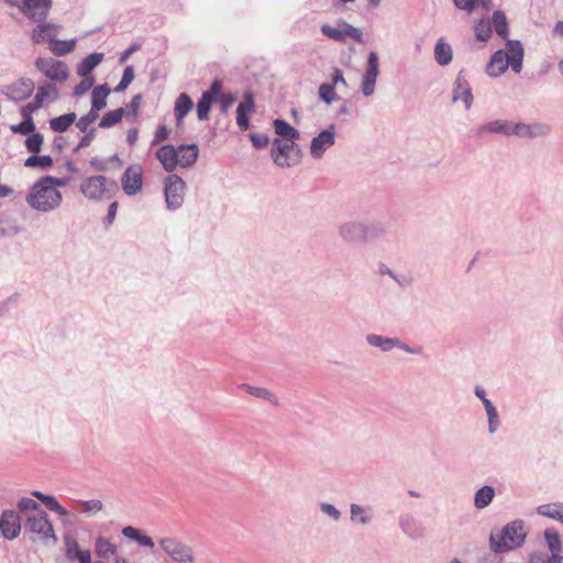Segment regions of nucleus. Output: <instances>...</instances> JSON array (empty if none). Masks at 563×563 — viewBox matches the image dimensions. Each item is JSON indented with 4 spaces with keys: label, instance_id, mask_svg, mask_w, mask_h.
<instances>
[{
    "label": "nucleus",
    "instance_id": "f257e3e1",
    "mask_svg": "<svg viewBox=\"0 0 563 563\" xmlns=\"http://www.w3.org/2000/svg\"><path fill=\"white\" fill-rule=\"evenodd\" d=\"M387 232L385 223L377 221L364 223L361 221H346L339 225L338 234L347 244H366L380 239Z\"/></svg>",
    "mask_w": 563,
    "mask_h": 563
},
{
    "label": "nucleus",
    "instance_id": "f03ea898",
    "mask_svg": "<svg viewBox=\"0 0 563 563\" xmlns=\"http://www.w3.org/2000/svg\"><path fill=\"white\" fill-rule=\"evenodd\" d=\"M526 540L523 525L520 520L511 521L503 529H496L490 532L489 545L495 553H505L520 548Z\"/></svg>",
    "mask_w": 563,
    "mask_h": 563
},
{
    "label": "nucleus",
    "instance_id": "7ed1b4c3",
    "mask_svg": "<svg viewBox=\"0 0 563 563\" xmlns=\"http://www.w3.org/2000/svg\"><path fill=\"white\" fill-rule=\"evenodd\" d=\"M27 205L37 211L46 212L57 208L62 202V194L40 178L26 196Z\"/></svg>",
    "mask_w": 563,
    "mask_h": 563
},
{
    "label": "nucleus",
    "instance_id": "20e7f679",
    "mask_svg": "<svg viewBox=\"0 0 563 563\" xmlns=\"http://www.w3.org/2000/svg\"><path fill=\"white\" fill-rule=\"evenodd\" d=\"M24 534L29 536L33 542L56 543L57 538L53 529L52 522L45 510L40 512L26 514L23 525Z\"/></svg>",
    "mask_w": 563,
    "mask_h": 563
},
{
    "label": "nucleus",
    "instance_id": "39448f33",
    "mask_svg": "<svg viewBox=\"0 0 563 563\" xmlns=\"http://www.w3.org/2000/svg\"><path fill=\"white\" fill-rule=\"evenodd\" d=\"M80 192L89 200L111 199L119 191L118 183L103 175L85 178L79 187Z\"/></svg>",
    "mask_w": 563,
    "mask_h": 563
},
{
    "label": "nucleus",
    "instance_id": "423d86ee",
    "mask_svg": "<svg viewBox=\"0 0 563 563\" xmlns=\"http://www.w3.org/2000/svg\"><path fill=\"white\" fill-rule=\"evenodd\" d=\"M158 544L176 563H192L195 561L192 548L178 538L164 537L159 539Z\"/></svg>",
    "mask_w": 563,
    "mask_h": 563
},
{
    "label": "nucleus",
    "instance_id": "0eeeda50",
    "mask_svg": "<svg viewBox=\"0 0 563 563\" xmlns=\"http://www.w3.org/2000/svg\"><path fill=\"white\" fill-rule=\"evenodd\" d=\"M186 184L178 175H170L165 179L164 196L166 207L177 210L183 206Z\"/></svg>",
    "mask_w": 563,
    "mask_h": 563
},
{
    "label": "nucleus",
    "instance_id": "6e6552de",
    "mask_svg": "<svg viewBox=\"0 0 563 563\" xmlns=\"http://www.w3.org/2000/svg\"><path fill=\"white\" fill-rule=\"evenodd\" d=\"M35 67L47 78L63 82L69 76V69L65 62L52 57H38L34 63Z\"/></svg>",
    "mask_w": 563,
    "mask_h": 563
},
{
    "label": "nucleus",
    "instance_id": "1a4fd4ad",
    "mask_svg": "<svg viewBox=\"0 0 563 563\" xmlns=\"http://www.w3.org/2000/svg\"><path fill=\"white\" fill-rule=\"evenodd\" d=\"M339 24H341L343 29H338L330 24H322L320 31L322 35L340 43H345L346 37H351L357 43H363V33L358 27L349 24L344 20H339Z\"/></svg>",
    "mask_w": 563,
    "mask_h": 563
},
{
    "label": "nucleus",
    "instance_id": "9d476101",
    "mask_svg": "<svg viewBox=\"0 0 563 563\" xmlns=\"http://www.w3.org/2000/svg\"><path fill=\"white\" fill-rule=\"evenodd\" d=\"M22 530V519L16 510H3L0 516V532L5 540H14Z\"/></svg>",
    "mask_w": 563,
    "mask_h": 563
},
{
    "label": "nucleus",
    "instance_id": "9b49d317",
    "mask_svg": "<svg viewBox=\"0 0 563 563\" xmlns=\"http://www.w3.org/2000/svg\"><path fill=\"white\" fill-rule=\"evenodd\" d=\"M52 0H21V13L33 22H43L48 16Z\"/></svg>",
    "mask_w": 563,
    "mask_h": 563
},
{
    "label": "nucleus",
    "instance_id": "f8f14e48",
    "mask_svg": "<svg viewBox=\"0 0 563 563\" xmlns=\"http://www.w3.org/2000/svg\"><path fill=\"white\" fill-rule=\"evenodd\" d=\"M121 185L126 196H135L143 187V168L140 165H130L121 177Z\"/></svg>",
    "mask_w": 563,
    "mask_h": 563
},
{
    "label": "nucleus",
    "instance_id": "ddd939ff",
    "mask_svg": "<svg viewBox=\"0 0 563 563\" xmlns=\"http://www.w3.org/2000/svg\"><path fill=\"white\" fill-rule=\"evenodd\" d=\"M379 74L378 55L376 52H369L366 70L362 78L361 91L365 97H369L375 91L376 80Z\"/></svg>",
    "mask_w": 563,
    "mask_h": 563
},
{
    "label": "nucleus",
    "instance_id": "4468645a",
    "mask_svg": "<svg viewBox=\"0 0 563 563\" xmlns=\"http://www.w3.org/2000/svg\"><path fill=\"white\" fill-rule=\"evenodd\" d=\"M335 142V126L331 124L328 129L321 131L314 136L310 144V154L313 158L319 159L324 152Z\"/></svg>",
    "mask_w": 563,
    "mask_h": 563
},
{
    "label": "nucleus",
    "instance_id": "2eb2a0df",
    "mask_svg": "<svg viewBox=\"0 0 563 563\" xmlns=\"http://www.w3.org/2000/svg\"><path fill=\"white\" fill-rule=\"evenodd\" d=\"M244 100L236 108V124L242 131L250 129V115L256 111L254 93L247 90Z\"/></svg>",
    "mask_w": 563,
    "mask_h": 563
},
{
    "label": "nucleus",
    "instance_id": "dca6fc26",
    "mask_svg": "<svg viewBox=\"0 0 563 563\" xmlns=\"http://www.w3.org/2000/svg\"><path fill=\"white\" fill-rule=\"evenodd\" d=\"M511 132L518 137L536 139L549 135L551 133V126L543 122H534L531 124L518 122L514 124Z\"/></svg>",
    "mask_w": 563,
    "mask_h": 563
},
{
    "label": "nucleus",
    "instance_id": "f3484780",
    "mask_svg": "<svg viewBox=\"0 0 563 563\" xmlns=\"http://www.w3.org/2000/svg\"><path fill=\"white\" fill-rule=\"evenodd\" d=\"M452 100L456 102L462 100L468 110L473 103L472 88L466 79L464 69L460 70L453 87Z\"/></svg>",
    "mask_w": 563,
    "mask_h": 563
},
{
    "label": "nucleus",
    "instance_id": "a211bd4d",
    "mask_svg": "<svg viewBox=\"0 0 563 563\" xmlns=\"http://www.w3.org/2000/svg\"><path fill=\"white\" fill-rule=\"evenodd\" d=\"M507 46V60L510 64L511 69L519 74L522 70V62H523V46L519 40H506Z\"/></svg>",
    "mask_w": 563,
    "mask_h": 563
},
{
    "label": "nucleus",
    "instance_id": "6ab92c4d",
    "mask_svg": "<svg viewBox=\"0 0 563 563\" xmlns=\"http://www.w3.org/2000/svg\"><path fill=\"white\" fill-rule=\"evenodd\" d=\"M271 157L274 163L279 167H290V148L289 142L283 143L280 139H274L273 147L271 150Z\"/></svg>",
    "mask_w": 563,
    "mask_h": 563
},
{
    "label": "nucleus",
    "instance_id": "aec40b11",
    "mask_svg": "<svg viewBox=\"0 0 563 563\" xmlns=\"http://www.w3.org/2000/svg\"><path fill=\"white\" fill-rule=\"evenodd\" d=\"M156 157L168 173H172L178 164V151L173 145L161 146L156 151Z\"/></svg>",
    "mask_w": 563,
    "mask_h": 563
},
{
    "label": "nucleus",
    "instance_id": "412c9836",
    "mask_svg": "<svg viewBox=\"0 0 563 563\" xmlns=\"http://www.w3.org/2000/svg\"><path fill=\"white\" fill-rule=\"evenodd\" d=\"M514 124L506 120H494L485 124H481L477 128V134L483 135L484 133L501 134L505 136L514 135L511 132Z\"/></svg>",
    "mask_w": 563,
    "mask_h": 563
},
{
    "label": "nucleus",
    "instance_id": "4be33fe9",
    "mask_svg": "<svg viewBox=\"0 0 563 563\" xmlns=\"http://www.w3.org/2000/svg\"><path fill=\"white\" fill-rule=\"evenodd\" d=\"M509 66L510 64L507 60L505 52L503 49H498L492 55L490 60L486 67V73L490 77L496 78L501 76Z\"/></svg>",
    "mask_w": 563,
    "mask_h": 563
},
{
    "label": "nucleus",
    "instance_id": "5701e85b",
    "mask_svg": "<svg viewBox=\"0 0 563 563\" xmlns=\"http://www.w3.org/2000/svg\"><path fill=\"white\" fill-rule=\"evenodd\" d=\"M399 527L410 539L417 540L423 537V529L412 515H401L399 517Z\"/></svg>",
    "mask_w": 563,
    "mask_h": 563
},
{
    "label": "nucleus",
    "instance_id": "b1692460",
    "mask_svg": "<svg viewBox=\"0 0 563 563\" xmlns=\"http://www.w3.org/2000/svg\"><path fill=\"white\" fill-rule=\"evenodd\" d=\"M177 151H178V164L184 168L192 166L198 159L199 148H198V145L195 143L181 144V145H179Z\"/></svg>",
    "mask_w": 563,
    "mask_h": 563
},
{
    "label": "nucleus",
    "instance_id": "393cba45",
    "mask_svg": "<svg viewBox=\"0 0 563 563\" xmlns=\"http://www.w3.org/2000/svg\"><path fill=\"white\" fill-rule=\"evenodd\" d=\"M103 53L93 52L86 56L76 68L80 77L90 76V73L102 62Z\"/></svg>",
    "mask_w": 563,
    "mask_h": 563
},
{
    "label": "nucleus",
    "instance_id": "a878e982",
    "mask_svg": "<svg viewBox=\"0 0 563 563\" xmlns=\"http://www.w3.org/2000/svg\"><path fill=\"white\" fill-rule=\"evenodd\" d=\"M49 42V51L56 56H64L74 51L76 45V38L64 41L55 38V34H47Z\"/></svg>",
    "mask_w": 563,
    "mask_h": 563
},
{
    "label": "nucleus",
    "instance_id": "bb28decb",
    "mask_svg": "<svg viewBox=\"0 0 563 563\" xmlns=\"http://www.w3.org/2000/svg\"><path fill=\"white\" fill-rule=\"evenodd\" d=\"M38 24L32 30L31 40L33 44H40L47 38V34H57L59 25L49 22H37Z\"/></svg>",
    "mask_w": 563,
    "mask_h": 563
},
{
    "label": "nucleus",
    "instance_id": "cd10ccee",
    "mask_svg": "<svg viewBox=\"0 0 563 563\" xmlns=\"http://www.w3.org/2000/svg\"><path fill=\"white\" fill-rule=\"evenodd\" d=\"M544 540L550 551L549 555H561L563 553V539L556 529L550 527L544 530Z\"/></svg>",
    "mask_w": 563,
    "mask_h": 563
},
{
    "label": "nucleus",
    "instance_id": "c85d7f7f",
    "mask_svg": "<svg viewBox=\"0 0 563 563\" xmlns=\"http://www.w3.org/2000/svg\"><path fill=\"white\" fill-rule=\"evenodd\" d=\"M35 84L31 78H20L11 86L13 98L19 100L27 99L32 96Z\"/></svg>",
    "mask_w": 563,
    "mask_h": 563
},
{
    "label": "nucleus",
    "instance_id": "c756f323",
    "mask_svg": "<svg viewBox=\"0 0 563 563\" xmlns=\"http://www.w3.org/2000/svg\"><path fill=\"white\" fill-rule=\"evenodd\" d=\"M110 92L111 89L107 84L95 87L91 93L90 109L99 113L100 110L106 108L107 97L110 95Z\"/></svg>",
    "mask_w": 563,
    "mask_h": 563
},
{
    "label": "nucleus",
    "instance_id": "7c9ffc66",
    "mask_svg": "<svg viewBox=\"0 0 563 563\" xmlns=\"http://www.w3.org/2000/svg\"><path fill=\"white\" fill-rule=\"evenodd\" d=\"M453 51L444 38H439L434 46V59L440 66H446L452 62Z\"/></svg>",
    "mask_w": 563,
    "mask_h": 563
},
{
    "label": "nucleus",
    "instance_id": "2f4dec72",
    "mask_svg": "<svg viewBox=\"0 0 563 563\" xmlns=\"http://www.w3.org/2000/svg\"><path fill=\"white\" fill-rule=\"evenodd\" d=\"M368 345L378 347L383 352H389L398 344V338H387L375 333H369L365 338Z\"/></svg>",
    "mask_w": 563,
    "mask_h": 563
},
{
    "label": "nucleus",
    "instance_id": "473e14b6",
    "mask_svg": "<svg viewBox=\"0 0 563 563\" xmlns=\"http://www.w3.org/2000/svg\"><path fill=\"white\" fill-rule=\"evenodd\" d=\"M273 126L275 130V133L282 137H284L286 141H296L300 137V133L297 129L291 126L288 122H286L284 119H275L273 121Z\"/></svg>",
    "mask_w": 563,
    "mask_h": 563
},
{
    "label": "nucleus",
    "instance_id": "72a5a7b5",
    "mask_svg": "<svg viewBox=\"0 0 563 563\" xmlns=\"http://www.w3.org/2000/svg\"><path fill=\"white\" fill-rule=\"evenodd\" d=\"M192 107L194 102L188 93L183 92L177 97L174 114L178 123L188 114Z\"/></svg>",
    "mask_w": 563,
    "mask_h": 563
},
{
    "label": "nucleus",
    "instance_id": "f704fd0d",
    "mask_svg": "<svg viewBox=\"0 0 563 563\" xmlns=\"http://www.w3.org/2000/svg\"><path fill=\"white\" fill-rule=\"evenodd\" d=\"M124 538L137 542L142 547L154 548V541L151 537L143 534L137 528L128 526L121 531Z\"/></svg>",
    "mask_w": 563,
    "mask_h": 563
},
{
    "label": "nucleus",
    "instance_id": "c9c22d12",
    "mask_svg": "<svg viewBox=\"0 0 563 563\" xmlns=\"http://www.w3.org/2000/svg\"><path fill=\"white\" fill-rule=\"evenodd\" d=\"M495 497V489L493 486L484 485L474 496V506L476 509H484L490 505Z\"/></svg>",
    "mask_w": 563,
    "mask_h": 563
},
{
    "label": "nucleus",
    "instance_id": "e433bc0d",
    "mask_svg": "<svg viewBox=\"0 0 563 563\" xmlns=\"http://www.w3.org/2000/svg\"><path fill=\"white\" fill-rule=\"evenodd\" d=\"M77 115L75 112L62 114L49 120V128L54 132H66L73 123L76 122Z\"/></svg>",
    "mask_w": 563,
    "mask_h": 563
},
{
    "label": "nucleus",
    "instance_id": "4c0bfd02",
    "mask_svg": "<svg viewBox=\"0 0 563 563\" xmlns=\"http://www.w3.org/2000/svg\"><path fill=\"white\" fill-rule=\"evenodd\" d=\"M240 388L244 389L247 394H250L253 397L264 399V400L273 404L274 406H278L276 396L271 390H268L266 388L252 386L249 384H241Z\"/></svg>",
    "mask_w": 563,
    "mask_h": 563
},
{
    "label": "nucleus",
    "instance_id": "58836bf2",
    "mask_svg": "<svg viewBox=\"0 0 563 563\" xmlns=\"http://www.w3.org/2000/svg\"><path fill=\"white\" fill-rule=\"evenodd\" d=\"M490 25H493L498 36H500L503 40H508V21L506 14L503 11L496 10L493 13Z\"/></svg>",
    "mask_w": 563,
    "mask_h": 563
},
{
    "label": "nucleus",
    "instance_id": "ea45409f",
    "mask_svg": "<svg viewBox=\"0 0 563 563\" xmlns=\"http://www.w3.org/2000/svg\"><path fill=\"white\" fill-rule=\"evenodd\" d=\"M372 509L357 504L350 505L351 521L358 522L363 526L368 525L372 521Z\"/></svg>",
    "mask_w": 563,
    "mask_h": 563
},
{
    "label": "nucleus",
    "instance_id": "a19ab883",
    "mask_svg": "<svg viewBox=\"0 0 563 563\" xmlns=\"http://www.w3.org/2000/svg\"><path fill=\"white\" fill-rule=\"evenodd\" d=\"M95 552L99 558L107 560L117 554V545L107 538L98 537L95 542Z\"/></svg>",
    "mask_w": 563,
    "mask_h": 563
},
{
    "label": "nucleus",
    "instance_id": "79ce46f5",
    "mask_svg": "<svg viewBox=\"0 0 563 563\" xmlns=\"http://www.w3.org/2000/svg\"><path fill=\"white\" fill-rule=\"evenodd\" d=\"M125 114L124 108H118L115 110L107 112L100 120L99 126L102 129L111 128L120 123Z\"/></svg>",
    "mask_w": 563,
    "mask_h": 563
},
{
    "label": "nucleus",
    "instance_id": "37998d69",
    "mask_svg": "<svg viewBox=\"0 0 563 563\" xmlns=\"http://www.w3.org/2000/svg\"><path fill=\"white\" fill-rule=\"evenodd\" d=\"M562 508L563 504L560 503L543 504L537 508V514L559 521L560 517H562Z\"/></svg>",
    "mask_w": 563,
    "mask_h": 563
},
{
    "label": "nucleus",
    "instance_id": "c03bdc74",
    "mask_svg": "<svg viewBox=\"0 0 563 563\" xmlns=\"http://www.w3.org/2000/svg\"><path fill=\"white\" fill-rule=\"evenodd\" d=\"M53 165V158L49 155H31L24 161V166L46 169Z\"/></svg>",
    "mask_w": 563,
    "mask_h": 563
},
{
    "label": "nucleus",
    "instance_id": "a18cd8bd",
    "mask_svg": "<svg viewBox=\"0 0 563 563\" xmlns=\"http://www.w3.org/2000/svg\"><path fill=\"white\" fill-rule=\"evenodd\" d=\"M23 120L19 124H13L10 130L13 133L29 135L35 131V124L32 115H22Z\"/></svg>",
    "mask_w": 563,
    "mask_h": 563
},
{
    "label": "nucleus",
    "instance_id": "49530a36",
    "mask_svg": "<svg viewBox=\"0 0 563 563\" xmlns=\"http://www.w3.org/2000/svg\"><path fill=\"white\" fill-rule=\"evenodd\" d=\"M77 504L80 507L79 511L88 516H95L103 509V504L99 499L78 500Z\"/></svg>",
    "mask_w": 563,
    "mask_h": 563
},
{
    "label": "nucleus",
    "instance_id": "de8ad7c7",
    "mask_svg": "<svg viewBox=\"0 0 563 563\" xmlns=\"http://www.w3.org/2000/svg\"><path fill=\"white\" fill-rule=\"evenodd\" d=\"M528 563H563V555H549L547 552L537 551L529 555Z\"/></svg>",
    "mask_w": 563,
    "mask_h": 563
},
{
    "label": "nucleus",
    "instance_id": "09e8293b",
    "mask_svg": "<svg viewBox=\"0 0 563 563\" xmlns=\"http://www.w3.org/2000/svg\"><path fill=\"white\" fill-rule=\"evenodd\" d=\"M18 509L24 514L26 518V514H34L44 510L41 505L30 497H22L18 500Z\"/></svg>",
    "mask_w": 563,
    "mask_h": 563
},
{
    "label": "nucleus",
    "instance_id": "8fccbe9b",
    "mask_svg": "<svg viewBox=\"0 0 563 563\" xmlns=\"http://www.w3.org/2000/svg\"><path fill=\"white\" fill-rule=\"evenodd\" d=\"M318 95L320 100H322L327 104H331L332 102L339 99L333 85L330 82H323L319 86Z\"/></svg>",
    "mask_w": 563,
    "mask_h": 563
},
{
    "label": "nucleus",
    "instance_id": "3c124183",
    "mask_svg": "<svg viewBox=\"0 0 563 563\" xmlns=\"http://www.w3.org/2000/svg\"><path fill=\"white\" fill-rule=\"evenodd\" d=\"M214 100L210 99L209 95H201L197 103V117L200 121L208 120L211 110V104Z\"/></svg>",
    "mask_w": 563,
    "mask_h": 563
},
{
    "label": "nucleus",
    "instance_id": "603ef678",
    "mask_svg": "<svg viewBox=\"0 0 563 563\" xmlns=\"http://www.w3.org/2000/svg\"><path fill=\"white\" fill-rule=\"evenodd\" d=\"M43 141L44 137L40 132H33L29 134L24 144L29 152L36 154L41 151Z\"/></svg>",
    "mask_w": 563,
    "mask_h": 563
},
{
    "label": "nucleus",
    "instance_id": "864d4df0",
    "mask_svg": "<svg viewBox=\"0 0 563 563\" xmlns=\"http://www.w3.org/2000/svg\"><path fill=\"white\" fill-rule=\"evenodd\" d=\"M475 36L481 42H487L492 35V25L489 22L478 20L475 25Z\"/></svg>",
    "mask_w": 563,
    "mask_h": 563
},
{
    "label": "nucleus",
    "instance_id": "5fc2aeb1",
    "mask_svg": "<svg viewBox=\"0 0 563 563\" xmlns=\"http://www.w3.org/2000/svg\"><path fill=\"white\" fill-rule=\"evenodd\" d=\"M135 74L132 65L124 68L120 82L115 86L114 92L124 91L134 80Z\"/></svg>",
    "mask_w": 563,
    "mask_h": 563
},
{
    "label": "nucleus",
    "instance_id": "6e6d98bb",
    "mask_svg": "<svg viewBox=\"0 0 563 563\" xmlns=\"http://www.w3.org/2000/svg\"><path fill=\"white\" fill-rule=\"evenodd\" d=\"M99 118V113L92 111L91 109L85 115L80 117L76 122V126L80 132H86L87 130H91L90 125Z\"/></svg>",
    "mask_w": 563,
    "mask_h": 563
},
{
    "label": "nucleus",
    "instance_id": "4d7b16f0",
    "mask_svg": "<svg viewBox=\"0 0 563 563\" xmlns=\"http://www.w3.org/2000/svg\"><path fill=\"white\" fill-rule=\"evenodd\" d=\"M49 91L54 95L53 100L57 99L58 92L53 85H42L37 88L34 100L43 106L44 99L48 97Z\"/></svg>",
    "mask_w": 563,
    "mask_h": 563
},
{
    "label": "nucleus",
    "instance_id": "13d9d810",
    "mask_svg": "<svg viewBox=\"0 0 563 563\" xmlns=\"http://www.w3.org/2000/svg\"><path fill=\"white\" fill-rule=\"evenodd\" d=\"M49 91L54 95L53 100L57 99L58 92L53 85H42L37 88L34 100L43 106L44 99L48 97Z\"/></svg>",
    "mask_w": 563,
    "mask_h": 563
},
{
    "label": "nucleus",
    "instance_id": "bf43d9fd",
    "mask_svg": "<svg viewBox=\"0 0 563 563\" xmlns=\"http://www.w3.org/2000/svg\"><path fill=\"white\" fill-rule=\"evenodd\" d=\"M95 84V78L92 76L82 77L80 82L75 86L73 95L75 97L84 96Z\"/></svg>",
    "mask_w": 563,
    "mask_h": 563
},
{
    "label": "nucleus",
    "instance_id": "052dcab7",
    "mask_svg": "<svg viewBox=\"0 0 563 563\" xmlns=\"http://www.w3.org/2000/svg\"><path fill=\"white\" fill-rule=\"evenodd\" d=\"M66 556L68 560L74 561L77 559V553H82L84 550L79 548L78 542L75 539L65 538Z\"/></svg>",
    "mask_w": 563,
    "mask_h": 563
},
{
    "label": "nucleus",
    "instance_id": "680f3d73",
    "mask_svg": "<svg viewBox=\"0 0 563 563\" xmlns=\"http://www.w3.org/2000/svg\"><path fill=\"white\" fill-rule=\"evenodd\" d=\"M45 505L52 510L57 512L59 516H68V511L59 504L55 496L51 495L45 498Z\"/></svg>",
    "mask_w": 563,
    "mask_h": 563
},
{
    "label": "nucleus",
    "instance_id": "e2e57ef3",
    "mask_svg": "<svg viewBox=\"0 0 563 563\" xmlns=\"http://www.w3.org/2000/svg\"><path fill=\"white\" fill-rule=\"evenodd\" d=\"M82 133H84V135L81 136L79 143L74 148L75 152H78L79 150L89 146L96 137V129L95 128H92L91 130H87L86 132H82Z\"/></svg>",
    "mask_w": 563,
    "mask_h": 563
},
{
    "label": "nucleus",
    "instance_id": "0e129e2a",
    "mask_svg": "<svg viewBox=\"0 0 563 563\" xmlns=\"http://www.w3.org/2000/svg\"><path fill=\"white\" fill-rule=\"evenodd\" d=\"M250 140L252 145L257 150L265 148L269 144V139L266 134L252 133L250 134Z\"/></svg>",
    "mask_w": 563,
    "mask_h": 563
},
{
    "label": "nucleus",
    "instance_id": "69168bd1",
    "mask_svg": "<svg viewBox=\"0 0 563 563\" xmlns=\"http://www.w3.org/2000/svg\"><path fill=\"white\" fill-rule=\"evenodd\" d=\"M141 101H142V95L141 93H137V95L133 96V98L131 99V101L126 106L128 110H125V114L128 117H130V115L136 117L137 113H139V110H140Z\"/></svg>",
    "mask_w": 563,
    "mask_h": 563
},
{
    "label": "nucleus",
    "instance_id": "338daca9",
    "mask_svg": "<svg viewBox=\"0 0 563 563\" xmlns=\"http://www.w3.org/2000/svg\"><path fill=\"white\" fill-rule=\"evenodd\" d=\"M320 510L332 518L334 521H339L341 519V511L336 509L333 505L328 503L320 504Z\"/></svg>",
    "mask_w": 563,
    "mask_h": 563
},
{
    "label": "nucleus",
    "instance_id": "774afa93",
    "mask_svg": "<svg viewBox=\"0 0 563 563\" xmlns=\"http://www.w3.org/2000/svg\"><path fill=\"white\" fill-rule=\"evenodd\" d=\"M235 100H236L235 96L231 92L220 96L218 101L220 102L221 112L227 113L228 110L235 102Z\"/></svg>",
    "mask_w": 563,
    "mask_h": 563
}]
</instances>
